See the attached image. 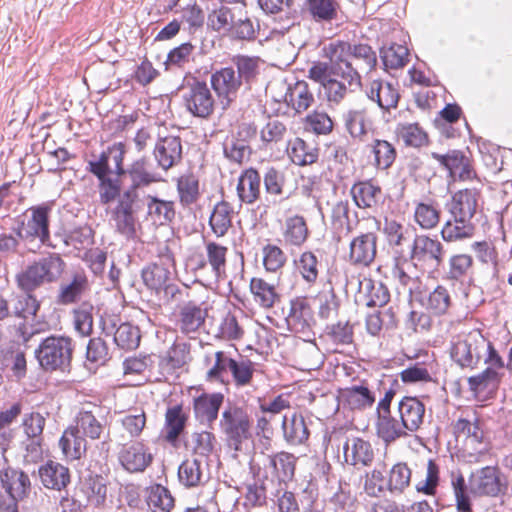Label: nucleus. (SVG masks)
I'll return each mask as SVG.
<instances>
[{"label": "nucleus", "mask_w": 512, "mask_h": 512, "mask_svg": "<svg viewBox=\"0 0 512 512\" xmlns=\"http://www.w3.org/2000/svg\"><path fill=\"white\" fill-rule=\"evenodd\" d=\"M202 366L206 381L220 384H230L231 378L235 384H247L256 371V364L251 360L243 356L233 359L229 353L213 349L204 352Z\"/></svg>", "instance_id": "f257e3e1"}, {"label": "nucleus", "mask_w": 512, "mask_h": 512, "mask_svg": "<svg viewBox=\"0 0 512 512\" xmlns=\"http://www.w3.org/2000/svg\"><path fill=\"white\" fill-rule=\"evenodd\" d=\"M66 264L57 253L35 260L16 275L18 287L25 293L34 292L36 289L57 282L65 270Z\"/></svg>", "instance_id": "f03ea898"}, {"label": "nucleus", "mask_w": 512, "mask_h": 512, "mask_svg": "<svg viewBox=\"0 0 512 512\" xmlns=\"http://www.w3.org/2000/svg\"><path fill=\"white\" fill-rule=\"evenodd\" d=\"M73 351L71 338L49 336L41 341L35 350V356L43 370L68 373L71 369Z\"/></svg>", "instance_id": "7ed1b4c3"}, {"label": "nucleus", "mask_w": 512, "mask_h": 512, "mask_svg": "<svg viewBox=\"0 0 512 512\" xmlns=\"http://www.w3.org/2000/svg\"><path fill=\"white\" fill-rule=\"evenodd\" d=\"M182 104L192 116L208 119L215 108V99L208 84L196 77H185L179 87Z\"/></svg>", "instance_id": "20e7f679"}, {"label": "nucleus", "mask_w": 512, "mask_h": 512, "mask_svg": "<svg viewBox=\"0 0 512 512\" xmlns=\"http://www.w3.org/2000/svg\"><path fill=\"white\" fill-rule=\"evenodd\" d=\"M54 202H44L31 206L26 211V219L18 221L16 235L23 240H35L46 245L50 240V213Z\"/></svg>", "instance_id": "39448f33"}, {"label": "nucleus", "mask_w": 512, "mask_h": 512, "mask_svg": "<svg viewBox=\"0 0 512 512\" xmlns=\"http://www.w3.org/2000/svg\"><path fill=\"white\" fill-rule=\"evenodd\" d=\"M443 244L426 234H415L409 250V260L415 267L438 268L444 260Z\"/></svg>", "instance_id": "423d86ee"}, {"label": "nucleus", "mask_w": 512, "mask_h": 512, "mask_svg": "<svg viewBox=\"0 0 512 512\" xmlns=\"http://www.w3.org/2000/svg\"><path fill=\"white\" fill-rule=\"evenodd\" d=\"M102 331L106 336H113L115 344L124 350L136 349L141 340L140 330L129 322H121L115 314L105 313L101 317Z\"/></svg>", "instance_id": "0eeeda50"}, {"label": "nucleus", "mask_w": 512, "mask_h": 512, "mask_svg": "<svg viewBox=\"0 0 512 512\" xmlns=\"http://www.w3.org/2000/svg\"><path fill=\"white\" fill-rule=\"evenodd\" d=\"M220 426L229 445L233 446L235 451L240 450L242 442L250 437L249 416L240 408L233 407L225 410L220 420Z\"/></svg>", "instance_id": "6e6552de"}, {"label": "nucleus", "mask_w": 512, "mask_h": 512, "mask_svg": "<svg viewBox=\"0 0 512 512\" xmlns=\"http://www.w3.org/2000/svg\"><path fill=\"white\" fill-rule=\"evenodd\" d=\"M469 486L476 495L496 497L507 489V482L497 467L485 466L471 474Z\"/></svg>", "instance_id": "1a4fd4ad"}, {"label": "nucleus", "mask_w": 512, "mask_h": 512, "mask_svg": "<svg viewBox=\"0 0 512 512\" xmlns=\"http://www.w3.org/2000/svg\"><path fill=\"white\" fill-rule=\"evenodd\" d=\"M489 349V341L480 333L470 334L454 344L451 357L462 367L476 366Z\"/></svg>", "instance_id": "9d476101"}, {"label": "nucleus", "mask_w": 512, "mask_h": 512, "mask_svg": "<svg viewBox=\"0 0 512 512\" xmlns=\"http://www.w3.org/2000/svg\"><path fill=\"white\" fill-rule=\"evenodd\" d=\"M210 84L223 109L228 108L237 98L242 83L234 67L227 66L215 70L210 76Z\"/></svg>", "instance_id": "9b49d317"}, {"label": "nucleus", "mask_w": 512, "mask_h": 512, "mask_svg": "<svg viewBox=\"0 0 512 512\" xmlns=\"http://www.w3.org/2000/svg\"><path fill=\"white\" fill-rule=\"evenodd\" d=\"M153 454L142 442H130L122 445L118 452V460L124 470L129 473H141L153 461Z\"/></svg>", "instance_id": "f8f14e48"}, {"label": "nucleus", "mask_w": 512, "mask_h": 512, "mask_svg": "<svg viewBox=\"0 0 512 512\" xmlns=\"http://www.w3.org/2000/svg\"><path fill=\"white\" fill-rule=\"evenodd\" d=\"M378 236L375 232L360 233L349 244V262L356 266L369 267L377 255Z\"/></svg>", "instance_id": "ddd939ff"}, {"label": "nucleus", "mask_w": 512, "mask_h": 512, "mask_svg": "<svg viewBox=\"0 0 512 512\" xmlns=\"http://www.w3.org/2000/svg\"><path fill=\"white\" fill-rule=\"evenodd\" d=\"M207 310L193 300L183 301L177 307L176 325L181 333H197L204 326Z\"/></svg>", "instance_id": "4468645a"}, {"label": "nucleus", "mask_w": 512, "mask_h": 512, "mask_svg": "<svg viewBox=\"0 0 512 512\" xmlns=\"http://www.w3.org/2000/svg\"><path fill=\"white\" fill-rule=\"evenodd\" d=\"M157 169L167 172L182 159V144L179 136H159L153 150Z\"/></svg>", "instance_id": "2eb2a0df"}, {"label": "nucleus", "mask_w": 512, "mask_h": 512, "mask_svg": "<svg viewBox=\"0 0 512 512\" xmlns=\"http://www.w3.org/2000/svg\"><path fill=\"white\" fill-rule=\"evenodd\" d=\"M360 86V74L350 68L347 72L333 74V77L323 87L328 101L338 104Z\"/></svg>", "instance_id": "dca6fc26"}, {"label": "nucleus", "mask_w": 512, "mask_h": 512, "mask_svg": "<svg viewBox=\"0 0 512 512\" xmlns=\"http://www.w3.org/2000/svg\"><path fill=\"white\" fill-rule=\"evenodd\" d=\"M205 257H200L196 262V270H205L210 267L216 279H222L226 275L228 248L215 241H205Z\"/></svg>", "instance_id": "f3484780"}, {"label": "nucleus", "mask_w": 512, "mask_h": 512, "mask_svg": "<svg viewBox=\"0 0 512 512\" xmlns=\"http://www.w3.org/2000/svg\"><path fill=\"white\" fill-rule=\"evenodd\" d=\"M345 463L354 467L370 466L374 460V449L371 443L360 437H347L343 443Z\"/></svg>", "instance_id": "a211bd4d"}, {"label": "nucleus", "mask_w": 512, "mask_h": 512, "mask_svg": "<svg viewBox=\"0 0 512 512\" xmlns=\"http://www.w3.org/2000/svg\"><path fill=\"white\" fill-rule=\"evenodd\" d=\"M390 300L388 287L381 281L364 277L359 281L357 301L367 307H383Z\"/></svg>", "instance_id": "6ab92c4d"}, {"label": "nucleus", "mask_w": 512, "mask_h": 512, "mask_svg": "<svg viewBox=\"0 0 512 512\" xmlns=\"http://www.w3.org/2000/svg\"><path fill=\"white\" fill-rule=\"evenodd\" d=\"M479 193L474 189H464L456 192L447 204L452 218L472 221L478 206Z\"/></svg>", "instance_id": "aec40b11"}, {"label": "nucleus", "mask_w": 512, "mask_h": 512, "mask_svg": "<svg viewBox=\"0 0 512 512\" xmlns=\"http://www.w3.org/2000/svg\"><path fill=\"white\" fill-rule=\"evenodd\" d=\"M262 176L257 169L249 167L239 175L236 192L241 203L253 205L261 196Z\"/></svg>", "instance_id": "412c9836"}, {"label": "nucleus", "mask_w": 512, "mask_h": 512, "mask_svg": "<svg viewBox=\"0 0 512 512\" xmlns=\"http://www.w3.org/2000/svg\"><path fill=\"white\" fill-rule=\"evenodd\" d=\"M126 173L131 180L130 186L138 190L164 180L163 175L153 167L146 157L135 160Z\"/></svg>", "instance_id": "4be33fe9"}, {"label": "nucleus", "mask_w": 512, "mask_h": 512, "mask_svg": "<svg viewBox=\"0 0 512 512\" xmlns=\"http://www.w3.org/2000/svg\"><path fill=\"white\" fill-rule=\"evenodd\" d=\"M425 406L416 397H404L398 405V417L407 432L417 431L424 420Z\"/></svg>", "instance_id": "5701e85b"}, {"label": "nucleus", "mask_w": 512, "mask_h": 512, "mask_svg": "<svg viewBox=\"0 0 512 512\" xmlns=\"http://www.w3.org/2000/svg\"><path fill=\"white\" fill-rule=\"evenodd\" d=\"M296 458L293 454L279 452L273 455H264V469L270 472L280 482L292 480L295 472Z\"/></svg>", "instance_id": "b1692460"}, {"label": "nucleus", "mask_w": 512, "mask_h": 512, "mask_svg": "<svg viewBox=\"0 0 512 512\" xmlns=\"http://www.w3.org/2000/svg\"><path fill=\"white\" fill-rule=\"evenodd\" d=\"M366 95L385 111L396 108L400 98L398 89L393 84L382 80H373L366 89Z\"/></svg>", "instance_id": "393cba45"}, {"label": "nucleus", "mask_w": 512, "mask_h": 512, "mask_svg": "<svg viewBox=\"0 0 512 512\" xmlns=\"http://www.w3.org/2000/svg\"><path fill=\"white\" fill-rule=\"evenodd\" d=\"M0 480L7 492L16 500L23 499L30 492L31 483L28 475L21 470L8 467L0 472Z\"/></svg>", "instance_id": "a878e982"}, {"label": "nucleus", "mask_w": 512, "mask_h": 512, "mask_svg": "<svg viewBox=\"0 0 512 512\" xmlns=\"http://www.w3.org/2000/svg\"><path fill=\"white\" fill-rule=\"evenodd\" d=\"M104 163L100 161L94 164L93 168L87 170L97 177L99 180V196L102 204H109L113 202L121 194V182L119 177H112L109 172H105Z\"/></svg>", "instance_id": "bb28decb"}, {"label": "nucleus", "mask_w": 512, "mask_h": 512, "mask_svg": "<svg viewBox=\"0 0 512 512\" xmlns=\"http://www.w3.org/2000/svg\"><path fill=\"white\" fill-rule=\"evenodd\" d=\"M323 52L325 57L329 59L333 74L347 72L350 68L354 69L351 61L350 42L340 40L331 42L323 48Z\"/></svg>", "instance_id": "cd10ccee"}, {"label": "nucleus", "mask_w": 512, "mask_h": 512, "mask_svg": "<svg viewBox=\"0 0 512 512\" xmlns=\"http://www.w3.org/2000/svg\"><path fill=\"white\" fill-rule=\"evenodd\" d=\"M89 291L88 278L83 272L72 275L69 283H63L59 287L56 302L60 305H71L80 301Z\"/></svg>", "instance_id": "c85d7f7f"}, {"label": "nucleus", "mask_w": 512, "mask_h": 512, "mask_svg": "<svg viewBox=\"0 0 512 512\" xmlns=\"http://www.w3.org/2000/svg\"><path fill=\"white\" fill-rule=\"evenodd\" d=\"M126 154V146L123 142H117L108 146L96 160H91L87 164V168H93L94 164H98L100 161L106 166L105 172L115 174L121 177L126 174L123 161Z\"/></svg>", "instance_id": "c756f323"}, {"label": "nucleus", "mask_w": 512, "mask_h": 512, "mask_svg": "<svg viewBox=\"0 0 512 512\" xmlns=\"http://www.w3.org/2000/svg\"><path fill=\"white\" fill-rule=\"evenodd\" d=\"M285 102L295 113L302 114L315 103V98L309 84L301 80L288 86Z\"/></svg>", "instance_id": "7c9ffc66"}, {"label": "nucleus", "mask_w": 512, "mask_h": 512, "mask_svg": "<svg viewBox=\"0 0 512 512\" xmlns=\"http://www.w3.org/2000/svg\"><path fill=\"white\" fill-rule=\"evenodd\" d=\"M41 483L44 487L53 490H62L70 482L69 469L54 461H48L38 470Z\"/></svg>", "instance_id": "2f4dec72"}, {"label": "nucleus", "mask_w": 512, "mask_h": 512, "mask_svg": "<svg viewBox=\"0 0 512 512\" xmlns=\"http://www.w3.org/2000/svg\"><path fill=\"white\" fill-rule=\"evenodd\" d=\"M431 156L449 170L452 177H459L460 179H470L472 177L469 160L461 151L453 150L447 154L432 152Z\"/></svg>", "instance_id": "473e14b6"}, {"label": "nucleus", "mask_w": 512, "mask_h": 512, "mask_svg": "<svg viewBox=\"0 0 512 512\" xmlns=\"http://www.w3.org/2000/svg\"><path fill=\"white\" fill-rule=\"evenodd\" d=\"M353 336V326L350 322L338 321L325 327L321 339L329 345L327 351L338 352L339 346L349 345L353 342Z\"/></svg>", "instance_id": "72a5a7b5"}, {"label": "nucleus", "mask_w": 512, "mask_h": 512, "mask_svg": "<svg viewBox=\"0 0 512 512\" xmlns=\"http://www.w3.org/2000/svg\"><path fill=\"white\" fill-rule=\"evenodd\" d=\"M291 331L305 333L313 321L312 310L306 299L297 298L290 303V312L286 318Z\"/></svg>", "instance_id": "f704fd0d"}, {"label": "nucleus", "mask_w": 512, "mask_h": 512, "mask_svg": "<svg viewBox=\"0 0 512 512\" xmlns=\"http://www.w3.org/2000/svg\"><path fill=\"white\" fill-rule=\"evenodd\" d=\"M171 255H166L160 259V262H155L142 270V279L145 285L154 290L162 289L165 283L169 282L171 271L168 263H172Z\"/></svg>", "instance_id": "c9c22d12"}, {"label": "nucleus", "mask_w": 512, "mask_h": 512, "mask_svg": "<svg viewBox=\"0 0 512 512\" xmlns=\"http://www.w3.org/2000/svg\"><path fill=\"white\" fill-rule=\"evenodd\" d=\"M484 363L487 368L480 374L479 381L475 378H469V384H481L484 381H502V376L506 371L504 360L494 348L493 344L489 341V349L485 352Z\"/></svg>", "instance_id": "e433bc0d"}, {"label": "nucleus", "mask_w": 512, "mask_h": 512, "mask_svg": "<svg viewBox=\"0 0 512 512\" xmlns=\"http://www.w3.org/2000/svg\"><path fill=\"white\" fill-rule=\"evenodd\" d=\"M377 414V435L386 444H390L395 440L408 435L406 429L401 425V420L392 416L391 412L387 413V411L381 412V410H379V413Z\"/></svg>", "instance_id": "4c0bfd02"}, {"label": "nucleus", "mask_w": 512, "mask_h": 512, "mask_svg": "<svg viewBox=\"0 0 512 512\" xmlns=\"http://www.w3.org/2000/svg\"><path fill=\"white\" fill-rule=\"evenodd\" d=\"M205 469L203 461L196 458L186 459L178 468L180 483L188 488L201 485L208 479Z\"/></svg>", "instance_id": "58836bf2"}, {"label": "nucleus", "mask_w": 512, "mask_h": 512, "mask_svg": "<svg viewBox=\"0 0 512 512\" xmlns=\"http://www.w3.org/2000/svg\"><path fill=\"white\" fill-rule=\"evenodd\" d=\"M414 300L419 301L427 311L436 316L446 314L452 304L448 289L441 285H438L425 298L419 297V294L415 295Z\"/></svg>", "instance_id": "ea45409f"}, {"label": "nucleus", "mask_w": 512, "mask_h": 512, "mask_svg": "<svg viewBox=\"0 0 512 512\" xmlns=\"http://www.w3.org/2000/svg\"><path fill=\"white\" fill-rule=\"evenodd\" d=\"M447 279L460 283H473V258L468 254L453 255L449 259Z\"/></svg>", "instance_id": "a19ab883"}, {"label": "nucleus", "mask_w": 512, "mask_h": 512, "mask_svg": "<svg viewBox=\"0 0 512 512\" xmlns=\"http://www.w3.org/2000/svg\"><path fill=\"white\" fill-rule=\"evenodd\" d=\"M282 430L285 440L291 445L302 444L309 436L303 416L297 413L283 417Z\"/></svg>", "instance_id": "79ce46f5"}, {"label": "nucleus", "mask_w": 512, "mask_h": 512, "mask_svg": "<svg viewBox=\"0 0 512 512\" xmlns=\"http://www.w3.org/2000/svg\"><path fill=\"white\" fill-rule=\"evenodd\" d=\"M59 446L67 459L76 460L86 452L87 442L81 434L77 433V429L68 427L59 440Z\"/></svg>", "instance_id": "37998d69"}, {"label": "nucleus", "mask_w": 512, "mask_h": 512, "mask_svg": "<svg viewBox=\"0 0 512 512\" xmlns=\"http://www.w3.org/2000/svg\"><path fill=\"white\" fill-rule=\"evenodd\" d=\"M233 208L227 201L218 202L210 215L209 225L217 237H223L232 226Z\"/></svg>", "instance_id": "c03bdc74"}, {"label": "nucleus", "mask_w": 512, "mask_h": 512, "mask_svg": "<svg viewBox=\"0 0 512 512\" xmlns=\"http://www.w3.org/2000/svg\"><path fill=\"white\" fill-rule=\"evenodd\" d=\"M441 209L438 202L428 200L415 205L414 220L424 230L435 228L440 222Z\"/></svg>", "instance_id": "a18cd8bd"}, {"label": "nucleus", "mask_w": 512, "mask_h": 512, "mask_svg": "<svg viewBox=\"0 0 512 512\" xmlns=\"http://www.w3.org/2000/svg\"><path fill=\"white\" fill-rule=\"evenodd\" d=\"M350 192L355 204L362 209L376 206L381 196V188L370 181L355 183Z\"/></svg>", "instance_id": "49530a36"}, {"label": "nucleus", "mask_w": 512, "mask_h": 512, "mask_svg": "<svg viewBox=\"0 0 512 512\" xmlns=\"http://www.w3.org/2000/svg\"><path fill=\"white\" fill-rule=\"evenodd\" d=\"M475 224L473 221L450 218L441 229V236L445 242H457L469 239L474 235Z\"/></svg>", "instance_id": "de8ad7c7"}, {"label": "nucleus", "mask_w": 512, "mask_h": 512, "mask_svg": "<svg viewBox=\"0 0 512 512\" xmlns=\"http://www.w3.org/2000/svg\"><path fill=\"white\" fill-rule=\"evenodd\" d=\"M351 61L354 70L360 74V71L370 72L377 64V56L372 47L365 43L350 42Z\"/></svg>", "instance_id": "09e8293b"}, {"label": "nucleus", "mask_w": 512, "mask_h": 512, "mask_svg": "<svg viewBox=\"0 0 512 512\" xmlns=\"http://www.w3.org/2000/svg\"><path fill=\"white\" fill-rule=\"evenodd\" d=\"M295 270L301 275L302 279L309 285L316 283L321 268V262L317 255L312 251H305L294 260Z\"/></svg>", "instance_id": "8fccbe9b"}, {"label": "nucleus", "mask_w": 512, "mask_h": 512, "mask_svg": "<svg viewBox=\"0 0 512 512\" xmlns=\"http://www.w3.org/2000/svg\"><path fill=\"white\" fill-rule=\"evenodd\" d=\"M261 62L258 56L237 54L231 58L232 67L236 68L242 84H250L258 76Z\"/></svg>", "instance_id": "3c124183"}, {"label": "nucleus", "mask_w": 512, "mask_h": 512, "mask_svg": "<svg viewBox=\"0 0 512 512\" xmlns=\"http://www.w3.org/2000/svg\"><path fill=\"white\" fill-rule=\"evenodd\" d=\"M75 423V426L70 427L77 429V433L81 434L84 438L88 437L92 440L99 439L104 430L102 423L95 417L92 411L85 409L78 412Z\"/></svg>", "instance_id": "603ef678"}, {"label": "nucleus", "mask_w": 512, "mask_h": 512, "mask_svg": "<svg viewBox=\"0 0 512 512\" xmlns=\"http://www.w3.org/2000/svg\"><path fill=\"white\" fill-rule=\"evenodd\" d=\"M288 153L291 161L298 166L311 165L319 157V149L301 138H296L292 142Z\"/></svg>", "instance_id": "864d4df0"}, {"label": "nucleus", "mask_w": 512, "mask_h": 512, "mask_svg": "<svg viewBox=\"0 0 512 512\" xmlns=\"http://www.w3.org/2000/svg\"><path fill=\"white\" fill-rule=\"evenodd\" d=\"M250 291L253 295L254 302L265 309L273 307L275 302L279 299L275 286L262 278L251 279Z\"/></svg>", "instance_id": "5fc2aeb1"}, {"label": "nucleus", "mask_w": 512, "mask_h": 512, "mask_svg": "<svg viewBox=\"0 0 512 512\" xmlns=\"http://www.w3.org/2000/svg\"><path fill=\"white\" fill-rule=\"evenodd\" d=\"M228 36L234 40L253 41L256 39V29L252 20L247 16L243 8L237 10Z\"/></svg>", "instance_id": "6e6d98bb"}, {"label": "nucleus", "mask_w": 512, "mask_h": 512, "mask_svg": "<svg viewBox=\"0 0 512 512\" xmlns=\"http://www.w3.org/2000/svg\"><path fill=\"white\" fill-rule=\"evenodd\" d=\"M223 398V395L220 393L198 397L194 403L196 415L200 417L202 421L212 422L216 420Z\"/></svg>", "instance_id": "4d7b16f0"}, {"label": "nucleus", "mask_w": 512, "mask_h": 512, "mask_svg": "<svg viewBox=\"0 0 512 512\" xmlns=\"http://www.w3.org/2000/svg\"><path fill=\"white\" fill-rule=\"evenodd\" d=\"M186 418L179 405L168 408L165 414V440L175 444L185 427Z\"/></svg>", "instance_id": "13d9d810"}, {"label": "nucleus", "mask_w": 512, "mask_h": 512, "mask_svg": "<svg viewBox=\"0 0 512 512\" xmlns=\"http://www.w3.org/2000/svg\"><path fill=\"white\" fill-rule=\"evenodd\" d=\"M297 358L305 370L317 369L324 363V354L312 341H304L297 347Z\"/></svg>", "instance_id": "bf43d9fd"}, {"label": "nucleus", "mask_w": 512, "mask_h": 512, "mask_svg": "<svg viewBox=\"0 0 512 512\" xmlns=\"http://www.w3.org/2000/svg\"><path fill=\"white\" fill-rule=\"evenodd\" d=\"M306 8L316 22H331L337 18L339 4L335 0H307Z\"/></svg>", "instance_id": "052dcab7"}, {"label": "nucleus", "mask_w": 512, "mask_h": 512, "mask_svg": "<svg viewBox=\"0 0 512 512\" xmlns=\"http://www.w3.org/2000/svg\"><path fill=\"white\" fill-rule=\"evenodd\" d=\"M349 211L348 201H338L332 207L331 225L334 233L338 236V240H340L342 236H347L352 231Z\"/></svg>", "instance_id": "680f3d73"}, {"label": "nucleus", "mask_w": 512, "mask_h": 512, "mask_svg": "<svg viewBox=\"0 0 512 512\" xmlns=\"http://www.w3.org/2000/svg\"><path fill=\"white\" fill-rule=\"evenodd\" d=\"M148 215L160 224L171 222L175 218L174 202L162 200L154 196L147 197Z\"/></svg>", "instance_id": "e2e57ef3"}, {"label": "nucleus", "mask_w": 512, "mask_h": 512, "mask_svg": "<svg viewBox=\"0 0 512 512\" xmlns=\"http://www.w3.org/2000/svg\"><path fill=\"white\" fill-rule=\"evenodd\" d=\"M147 505L151 512H170L174 507V498L166 487L157 484L150 488Z\"/></svg>", "instance_id": "0e129e2a"}, {"label": "nucleus", "mask_w": 512, "mask_h": 512, "mask_svg": "<svg viewBox=\"0 0 512 512\" xmlns=\"http://www.w3.org/2000/svg\"><path fill=\"white\" fill-rule=\"evenodd\" d=\"M380 56L386 70L401 69L409 61V50L404 45L393 43L387 48H382Z\"/></svg>", "instance_id": "69168bd1"}, {"label": "nucleus", "mask_w": 512, "mask_h": 512, "mask_svg": "<svg viewBox=\"0 0 512 512\" xmlns=\"http://www.w3.org/2000/svg\"><path fill=\"white\" fill-rule=\"evenodd\" d=\"M318 302V316L328 320L338 315L340 301L332 286L321 290L316 296Z\"/></svg>", "instance_id": "338daca9"}, {"label": "nucleus", "mask_w": 512, "mask_h": 512, "mask_svg": "<svg viewBox=\"0 0 512 512\" xmlns=\"http://www.w3.org/2000/svg\"><path fill=\"white\" fill-rule=\"evenodd\" d=\"M308 236L306 222L302 216L290 217L285 223V241L294 246L302 245Z\"/></svg>", "instance_id": "774afa93"}]
</instances>
